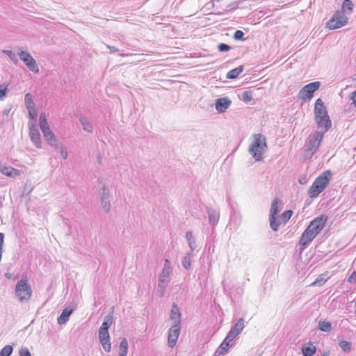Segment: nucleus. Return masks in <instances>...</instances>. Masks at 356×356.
Wrapping results in <instances>:
<instances>
[{
  "label": "nucleus",
  "mask_w": 356,
  "mask_h": 356,
  "mask_svg": "<svg viewBox=\"0 0 356 356\" xmlns=\"http://www.w3.org/2000/svg\"><path fill=\"white\" fill-rule=\"evenodd\" d=\"M327 220V217L325 215H321L314 218L302 234L299 244L301 246H305L311 242L323 229Z\"/></svg>",
  "instance_id": "f257e3e1"
},
{
  "label": "nucleus",
  "mask_w": 356,
  "mask_h": 356,
  "mask_svg": "<svg viewBox=\"0 0 356 356\" xmlns=\"http://www.w3.org/2000/svg\"><path fill=\"white\" fill-rule=\"evenodd\" d=\"M314 118L318 126L328 130L331 127V120L327 114L326 108L322 99L318 98L316 100L314 105Z\"/></svg>",
  "instance_id": "f03ea898"
},
{
  "label": "nucleus",
  "mask_w": 356,
  "mask_h": 356,
  "mask_svg": "<svg viewBox=\"0 0 356 356\" xmlns=\"http://www.w3.org/2000/svg\"><path fill=\"white\" fill-rule=\"evenodd\" d=\"M332 177L330 170L321 173L313 182L309 189L308 194L310 197H317L329 184Z\"/></svg>",
  "instance_id": "7ed1b4c3"
},
{
  "label": "nucleus",
  "mask_w": 356,
  "mask_h": 356,
  "mask_svg": "<svg viewBox=\"0 0 356 356\" xmlns=\"http://www.w3.org/2000/svg\"><path fill=\"white\" fill-rule=\"evenodd\" d=\"M266 146V139L264 135L258 134L254 136L253 142L250 147V152L257 161L263 160V154Z\"/></svg>",
  "instance_id": "20e7f679"
},
{
  "label": "nucleus",
  "mask_w": 356,
  "mask_h": 356,
  "mask_svg": "<svg viewBox=\"0 0 356 356\" xmlns=\"http://www.w3.org/2000/svg\"><path fill=\"white\" fill-rule=\"evenodd\" d=\"M113 323L112 316H107L99 329L98 337L99 341L104 350L109 353L111 350V343L110 342V335L108 329Z\"/></svg>",
  "instance_id": "39448f33"
},
{
  "label": "nucleus",
  "mask_w": 356,
  "mask_h": 356,
  "mask_svg": "<svg viewBox=\"0 0 356 356\" xmlns=\"http://www.w3.org/2000/svg\"><path fill=\"white\" fill-rule=\"evenodd\" d=\"M15 293L20 302L30 300L32 291L26 277H23L17 283Z\"/></svg>",
  "instance_id": "423d86ee"
},
{
  "label": "nucleus",
  "mask_w": 356,
  "mask_h": 356,
  "mask_svg": "<svg viewBox=\"0 0 356 356\" xmlns=\"http://www.w3.org/2000/svg\"><path fill=\"white\" fill-rule=\"evenodd\" d=\"M348 22V17L342 11L337 10L327 22L325 27L330 30H335L346 26Z\"/></svg>",
  "instance_id": "0eeeda50"
},
{
  "label": "nucleus",
  "mask_w": 356,
  "mask_h": 356,
  "mask_svg": "<svg viewBox=\"0 0 356 356\" xmlns=\"http://www.w3.org/2000/svg\"><path fill=\"white\" fill-rule=\"evenodd\" d=\"M323 138V133L316 131L309 140L306 151L308 152L310 155L314 154L317 151L319 146L321 145Z\"/></svg>",
  "instance_id": "6e6552de"
},
{
  "label": "nucleus",
  "mask_w": 356,
  "mask_h": 356,
  "mask_svg": "<svg viewBox=\"0 0 356 356\" xmlns=\"http://www.w3.org/2000/svg\"><path fill=\"white\" fill-rule=\"evenodd\" d=\"M320 85L321 83L318 81L307 84L300 90L299 92L300 98L303 100L311 99L314 92L318 90Z\"/></svg>",
  "instance_id": "1a4fd4ad"
},
{
  "label": "nucleus",
  "mask_w": 356,
  "mask_h": 356,
  "mask_svg": "<svg viewBox=\"0 0 356 356\" xmlns=\"http://www.w3.org/2000/svg\"><path fill=\"white\" fill-rule=\"evenodd\" d=\"M40 127L43 133L44 137L46 140L47 141H55V136L51 132V131L49 129L47 120V116L44 113H42L40 115Z\"/></svg>",
  "instance_id": "9d476101"
},
{
  "label": "nucleus",
  "mask_w": 356,
  "mask_h": 356,
  "mask_svg": "<svg viewBox=\"0 0 356 356\" xmlns=\"http://www.w3.org/2000/svg\"><path fill=\"white\" fill-rule=\"evenodd\" d=\"M19 56L21 60L25 63V65L31 71L35 73H38L39 68L36 61L29 52L22 51L19 53Z\"/></svg>",
  "instance_id": "9b49d317"
},
{
  "label": "nucleus",
  "mask_w": 356,
  "mask_h": 356,
  "mask_svg": "<svg viewBox=\"0 0 356 356\" xmlns=\"http://www.w3.org/2000/svg\"><path fill=\"white\" fill-rule=\"evenodd\" d=\"M280 203L279 199H275L272 204L270 211V225L274 231H277L280 227V223H277L275 216L279 211L278 204Z\"/></svg>",
  "instance_id": "f8f14e48"
},
{
  "label": "nucleus",
  "mask_w": 356,
  "mask_h": 356,
  "mask_svg": "<svg viewBox=\"0 0 356 356\" xmlns=\"http://www.w3.org/2000/svg\"><path fill=\"white\" fill-rule=\"evenodd\" d=\"M29 136L38 148L42 147L40 135L33 122H29Z\"/></svg>",
  "instance_id": "ddd939ff"
},
{
  "label": "nucleus",
  "mask_w": 356,
  "mask_h": 356,
  "mask_svg": "<svg viewBox=\"0 0 356 356\" xmlns=\"http://www.w3.org/2000/svg\"><path fill=\"white\" fill-rule=\"evenodd\" d=\"M180 333V327L179 324L173 325L168 332V344L170 347H174L176 345L177 339Z\"/></svg>",
  "instance_id": "4468645a"
},
{
  "label": "nucleus",
  "mask_w": 356,
  "mask_h": 356,
  "mask_svg": "<svg viewBox=\"0 0 356 356\" xmlns=\"http://www.w3.org/2000/svg\"><path fill=\"white\" fill-rule=\"evenodd\" d=\"M244 327V321L243 318H240L236 324L231 328L227 337L229 341H233V339L236 337L240 332L243 330Z\"/></svg>",
  "instance_id": "2eb2a0df"
},
{
  "label": "nucleus",
  "mask_w": 356,
  "mask_h": 356,
  "mask_svg": "<svg viewBox=\"0 0 356 356\" xmlns=\"http://www.w3.org/2000/svg\"><path fill=\"white\" fill-rule=\"evenodd\" d=\"M0 172L10 177H14L20 175V171L10 166L0 165Z\"/></svg>",
  "instance_id": "dca6fc26"
},
{
  "label": "nucleus",
  "mask_w": 356,
  "mask_h": 356,
  "mask_svg": "<svg viewBox=\"0 0 356 356\" xmlns=\"http://www.w3.org/2000/svg\"><path fill=\"white\" fill-rule=\"evenodd\" d=\"M230 104V101L226 98L218 99L216 102V108L219 112H225Z\"/></svg>",
  "instance_id": "f3484780"
},
{
  "label": "nucleus",
  "mask_w": 356,
  "mask_h": 356,
  "mask_svg": "<svg viewBox=\"0 0 356 356\" xmlns=\"http://www.w3.org/2000/svg\"><path fill=\"white\" fill-rule=\"evenodd\" d=\"M302 352L304 356H313L316 352V347L312 342H309L302 346Z\"/></svg>",
  "instance_id": "a211bd4d"
},
{
  "label": "nucleus",
  "mask_w": 356,
  "mask_h": 356,
  "mask_svg": "<svg viewBox=\"0 0 356 356\" xmlns=\"http://www.w3.org/2000/svg\"><path fill=\"white\" fill-rule=\"evenodd\" d=\"M232 341H229V339H227V337H225V339H224V341L222 342V343L220 345L217 350V353H218V355H223L226 353H227V351L229 349V343Z\"/></svg>",
  "instance_id": "6ab92c4d"
},
{
  "label": "nucleus",
  "mask_w": 356,
  "mask_h": 356,
  "mask_svg": "<svg viewBox=\"0 0 356 356\" xmlns=\"http://www.w3.org/2000/svg\"><path fill=\"white\" fill-rule=\"evenodd\" d=\"M128 352V342L125 338H123L120 343L118 356H127Z\"/></svg>",
  "instance_id": "aec40b11"
},
{
  "label": "nucleus",
  "mask_w": 356,
  "mask_h": 356,
  "mask_svg": "<svg viewBox=\"0 0 356 356\" xmlns=\"http://www.w3.org/2000/svg\"><path fill=\"white\" fill-rule=\"evenodd\" d=\"M72 309H65L58 318V324H64L68 320L69 316L72 314Z\"/></svg>",
  "instance_id": "412c9836"
},
{
  "label": "nucleus",
  "mask_w": 356,
  "mask_h": 356,
  "mask_svg": "<svg viewBox=\"0 0 356 356\" xmlns=\"http://www.w3.org/2000/svg\"><path fill=\"white\" fill-rule=\"evenodd\" d=\"M243 67L242 65H240L229 72L227 74V78L230 79H234L238 77L240 74L243 72Z\"/></svg>",
  "instance_id": "4be33fe9"
},
{
  "label": "nucleus",
  "mask_w": 356,
  "mask_h": 356,
  "mask_svg": "<svg viewBox=\"0 0 356 356\" xmlns=\"http://www.w3.org/2000/svg\"><path fill=\"white\" fill-rule=\"evenodd\" d=\"M180 312L177 305H173L171 310L170 318L175 320L177 324L180 322Z\"/></svg>",
  "instance_id": "5701e85b"
},
{
  "label": "nucleus",
  "mask_w": 356,
  "mask_h": 356,
  "mask_svg": "<svg viewBox=\"0 0 356 356\" xmlns=\"http://www.w3.org/2000/svg\"><path fill=\"white\" fill-rule=\"evenodd\" d=\"M293 211L291 210L285 211L280 217V219L277 222V223L281 224L286 223L292 216Z\"/></svg>",
  "instance_id": "b1692460"
},
{
  "label": "nucleus",
  "mask_w": 356,
  "mask_h": 356,
  "mask_svg": "<svg viewBox=\"0 0 356 356\" xmlns=\"http://www.w3.org/2000/svg\"><path fill=\"white\" fill-rule=\"evenodd\" d=\"M319 329L323 332H330L332 330V325L330 322L325 321H320L318 322Z\"/></svg>",
  "instance_id": "393cba45"
},
{
  "label": "nucleus",
  "mask_w": 356,
  "mask_h": 356,
  "mask_svg": "<svg viewBox=\"0 0 356 356\" xmlns=\"http://www.w3.org/2000/svg\"><path fill=\"white\" fill-rule=\"evenodd\" d=\"M171 273V268L170 266H166V265H164L162 274L161 275L160 281L161 282H165V280L169 277L170 274Z\"/></svg>",
  "instance_id": "a878e982"
},
{
  "label": "nucleus",
  "mask_w": 356,
  "mask_h": 356,
  "mask_svg": "<svg viewBox=\"0 0 356 356\" xmlns=\"http://www.w3.org/2000/svg\"><path fill=\"white\" fill-rule=\"evenodd\" d=\"M353 9V3L350 0H344L342 3L341 10L343 13L348 10L352 11Z\"/></svg>",
  "instance_id": "bb28decb"
},
{
  "label": "nucleus",
  "mask_w": 356,
  "mask_h": 356,
  "mask_svg": "<svg viewBox=\"0 0 356 356\" xmlns=\"http://www.w3.org/2000/svg\"><path fill=\"white\" fill-rule=\"evenodd\" d=\"M327 280V278H325L323 275H321L315 280V281L313 283L311 284V285L312 286H317V285L322 286L326 282Z\"/></svg>",
  "instance_id": "cd10ccee"
},
{
  "label": "nucleus",
  "mask_w": 356,
  "mask_h": 356,
  "mask_svg": "<svg viewBox=\"0 0 356 356\" xmlns=\"http://www.w3.org/2000/svg\"><path fill=\"white\" fill-rule=\"evenodd\" d=\"M341 348L346 353H348L351 350V343L347 341H341L339 343Z\"/></svg>",
  "instance_id": "c85d7f7f"
},
{
  "label": "nucleus",
  "mask_w": 356,
  "mask_h": 356,
  "mask_svg": "<svg viewBox=\"0 0 356 356\" xmlns=\"http://www.w3.org/2000/svg\"><path fill=\"white\" fill-rule=\"evenodd\" d=\"M13 352V347L10 345L4 346L0 351V356H10Z\"/></svg>",
  "instance_id": "c756f323"
},
{
  "label": "nucleus",
  "mask_w": 356,
  "mask_h": 356,
  "mask_svg": "<svg viewBox=\"0 0 356 356\" xmlns=\"http://www.w3.org/2000/svg\"><path fill=\"white\" fill-rule=\"evenodd\" d=\"M243 100L245 102H249L252 99V92L251 91H244L242 93Z\"/></svg>",
  "instance_id": "7c9ffc66"
},
{
  "label": "nucleus",
  "mask_w": 356,
  "mask_h": 356,
  "mask_svg": "<svg viewBox=\"0 0 356 356\" xmlns=\"http://www.w3.org/2000/svg\"><path fill=\"white\" fill-rule=\"evenodd\" d=\"M25 103L26 108H31L35 106L32 97L29 93L25 95Z\"/></svg>",
  "instance_id": "2f4dec72"
},
{
  "label": "nucleus",
  "mask_w": 356,
  "mask_h": 356,
  "mask_svg": "<svg viewBox=\"0 0 356 356\" xmlns=\"http://www.w3.org/2000/svg\"><path fill=\"white\" fill-rule=\"evenodd\" d=\"M27 110H28L29 115L30 118L32 120H35L37 117V111L35 108V106L31 107V108H27Z\"/></svg>",
  "instance_id": "473e14b6"
},
{
  "label": "nucleus",
  "mask_w": 356,
  "mask_h": 356,
  "mask_svg": "<svg viewBox=\"0 0 356 356\" xmlns=\"http://www.w3.org/2000/svg\"><path fill=\"white\" fill-rule=\"evenodd\" d=\"M7 91V86L5 85L0 86V99H3L6 95Z\"/></svg>",
  "instance_id": "72a5a7b5"
},
{
  "label": "nucleus",
  "mask_w": 356,
  "mask_h": 356,
  "mask_svg": "<svg viewBox=\"0 0 356 356\" xmlns=\"http://www.w3.org/2000/svg\"><path fill=\"white\" fill-rule=\"evenodd\" d=\"M230 49H231V47L229 45L224 44V43H221L218 45V49L220 51H227Z\"/></svg>",
  "instance_id": "f704fd0d"
},
{
  "label": "nucleus",
  "mask_w": 356,
  "mask_h": 356,
  "mask_svg": "<svg viewBox=\"0 0 356 356\" xmlns=\"http://www.w3.org/2000/svg\"><path fill=\"white\" fill-rule=\"evenodd\" d=\"M19 355L20 356H31L29 350L26 348H22L19 350Z\"/></svg>",
  "instance_id": "c9c22d12"
},
{
  "label": "nucleus",
  "mask_w": 356,
  "mask_h": 356,
  "mask_svg": "<svg viewBox=\"0 0 356 356\" xmlns=\"http://www.w3.org/2000/svg\"><path fill=\"white\" fill-rule=\"evenodd\" d=\"M186 237L189 243V245L191 246L193 243H195V240L193 238V234L191 232H186Z\"/></svg>",
  "instance_id": "e433bc0d"
},
{
  "label": "nucleus",
  "mask_w": 356,
  "mask_h": 356,
  "mask_svg": "<svg viewBox=\"0 0 356 356\" xmlns=\"http://www.w3.org/2000/svg\"><path fill=\"white\" fill-rule=\"evenodd\" d=\"M244 33L242 31L237 30L234 33V38L236 40H243Z\"/></svg>",
  "instance_id": "4c0bfd02"
},
{
  "label": "nucleus",
  "mask_w": 356,
  "mask_h": 356,
  "mask_svg": "<svg viewBox=\"0 0 356 356\" xmlns=\"http://www.w3.org/2000/svg\"><path fill=\"white\" fill-rule=\"evenodd\" d=\"M348 282L350 283L356 282V272L354 271L351 273V275L348 277Z\"/></svg>",
  "instance_id": "58836bf2"
},
{
  "label": "nucleus",
  "mask_w": 356,
  "mask_h": 356,
  "mask_svg": "<svg viewBox=\"0 0 356 356\" xmlns=\"http://www.w3.org/2000/svg\"><path fill=\"white\" fill-rule=\"evenodd\" d=\"M182 264L186 268H188L191 266V261L188 257H184Z\"/></svg>",
  "instance_id": "ea45409f"
},
{
  "label": "nucleus",
  "mask_w": 356,
  "mask_h": 356,
  "mask_svg": "<svg viewBox=\"0 0 356 356\" xmlns=\"http://www.w3.org/2000/svg\"><path fill=\"white\" fill-rule=\"evenodd\" d=\"M350 99L353 101V104L356 107V90L352 92Z\"/></svg>",
  "instance_id": "a19ab883"
},
{
  "label": "nucleus",
  "mask_w": 356,
  "mask_h": 356,
  "mask_svg": "<svg viewBox=\"0 0 356 356\" xmlns=\"http://www.w3.org/2000/svg\"><path fill=\"white\" fill-rule=\"evenodd\" d=\"M84 129L90 132L92 131V126L90 124H84Z\"/></svg>",
  "instance_id": "79ce46f5"
},
{
  "label": "nucleus",
  "mask_w": 356,
  "mask_h": 356,
  "mask_svg": "<svg viewBox=\"0 0 356 356\" xmlns=\"http://www.w3.org/2000/svg\"><path fill=\"white\" fill-rule=\"evenodd\" d=\"M6 277L8 279H11V278H12V274H10V273H6Z\"/></svg>",
  "instance_id": "37998d69"
},
{
  "label": "nucleus",
  "mask_w": 356,
  "mask_h": 356,
  "mask_svg": "<svg viewBox=\"0 0 356 356\" xmlns=\"http://www.w3.org/2000/svg\"><path fill=\"white\" fill-rule=\"evenodd\" d=\"M164 265H166V266H170V261L168 259H166L165 261V264Z\"/></svg>",
  "instance_id": "c03bdc74"
},
{
  "label": "nucleus",
  "mask_w": 356,
  "mask_h": 356,
  "mask_svg": "<svg viewBox=\"0 0 356 356\" xmlns=\"http://www.w3.org/2000/svg\"><path fill=\"white\" fill-rule=\"evenodd\" d=\"M62 155L64 159L67 158V152H62Z\"/></svg>",
  "instance_id": "a18cd8bd"
},
{
  "label": "nucleus",
  "mask_w": 356,
  "mask_h": 356,
  "mask_svg": "<svg viewBox=\"0 0 356 356\" xmlns=\"http://www.w3.org/2000/svg\"><path fill=\"white\" fill-rule=\"evenodd\" d=\"M321 356H329V353H323Z\"/></svg>",
  "instance_id": "49530a36"
},
{
  "label": "nucleus",
  "mask_w": 356,
  "mask_h": 356,
  "mask_svg": "<svg viewBox=\"0 0 356 356\" xmlns=\"http://www.w3.org/2000/svg\"><path fill=\"white\" fill-rule=\"evenodd\" d=\"M6 53L8 54V55H9V56H10V55L12 54V52H11V51H6Z\"/></svg>",
  "instance_id": "de8ad7c7"
},
{
  "label": "nucleus",
  "mask_w": 356,
  "mask_h": 356,
  "mask_svg": "<svg viewBox=\"0 0 356 356\" xmlns=\"http://www.w3.org/2000/svg\"><path fill=\"white\" fill-rule=\"evenodd\" d=\"M112 51H118V49H113V50H112Z\"/></svg>",
  "instance_id": "09e8293b"
}]
</instances>
